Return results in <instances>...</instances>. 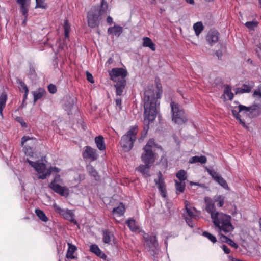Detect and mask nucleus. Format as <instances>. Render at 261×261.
Returning <instances> with one entry per match:
<instances>
[{"mask_svg":"<svg viewBox=\"0 0 261 261\" xmlns=\"http://www.w3.org/2000/svg\"><path fill=\"white\" fill-rule=\"evenodd\" d=\"M161 94L160 90L158 89L155 90L153 86L148 87L144 91V123L147 124V130L148 129L149 122L153 121L156 118L158 106H159L158 99L160 98Z\"/></svg>","mask_w":261,"mask_h":261,"instance_id":"obj_1","label":"nucleus"},{"mask_svg":"<svg viewBox=\"0 0 261 261\" xmlns=\"http://www.w3.org/2000/svg\"><path fill=\"white\" fill-rule=\"evenodd\" d=\"M205 203V210L211 214L213 222L220 231L225 233L233 230L234 227L231 223V217L222 213H219L216 211L214 200L208 197L204 198Z\"/></svg>","mask_w":261,"mask_h":261,"instance_id":"obj_2","label":"nucleus"},{"mask_svg":"<svg viewBox=\"0 0 261 261\" xmlns=\"http://www.w3.org/2000/svg\"><path fill=\"white\" fill-rule=\"evenodd\" d=\"M108 8V4L102 0L100 6L92 7L87 13V23L89 27L95 28L97 27L102 19V16L106 14Z\"/></svg>","mask_w":261,"mask_h":261,"instance_id":"obj_3","label":"nucleus"},{"mask_svg":"<svg viewBox=\"0 0 261 261\" xmlns=\"http://www.w3.org/2000/svg\"><path fill=\"white\" fill-rule=\"evenodd\" d=\"M109 73L111 80L117 82L114 85L117 95L121 96L126 85V81L125 79L127 75L126 70L122 68H115Z\"/></svg>","mask_w":261,"mask_h":261,"instance_id":"obj_4","label":"nucleus"},{"mask_svg":"<svg viewBox=\"0 0 261 261\" xmlns=\"http://www.w3.org/2000/svg\"><path fill=\"white\" fill-rule=\"evenodd\" d=\"M137 132L136 127H133L121 137L120 145L125 152H128L132 149L136 140Z\"/></svg>","mask_w":261,"mask_h":261,"instance_id":"obj_5","label":"nucleus"},{"mask_svg":"<svg viewBox=\"0 0 261 261\" xmlns=\"http://www.w3.org/2000/svg\"><path fill=\"white\" fill-rule=\"evenodd\" d=\"M258 107L257 105H253L250 107H246L242 105L238 106V111L236 110H232V113L233 115L239 121V122L242 124L243 126H245L244 121L240 118L241 115L239 113L245 114L246 116L251 117L253 115L258 113L257 109Z\"/></svg>","mask_w":261,"mask_h":261,"instance_id":"obj_6","label":"nucleus"},{"mask_svg":"<svg viewBox=\"0 0 261 261\" xmlns=\"http://www.w3.org/2000/svg\"><path fill=\"white\" fill-rule=\"evenodd\" d=\"M144 238L145 239L144 245L146 247L148 248L150 254L153 256L158 254L159 252V249L156 236H149L148 234H145Z\"/></svg>","mask_w":261,"mask_h":261,"instance_id":"obj_7","label":"nucleus"},{"mask_svg":"<svg viewBox=\"0 0 261 261\" xmlns=\"http://www.w3.org/2000/svg\"><path fill=\"white\" fill-rule=\"evenodd\" d=\"M143 152L141 155V160L144 164H149L151 165L155 160L154 153L152 149H148V147H144L143 148Z\"/></svg>","mask_w":261,"mask_h":261,"instance_id":"obj_8","label":"nucleus"},{"mask_svg":"<svg viewBox=\"0 0 261 261\" xmlns=\"http://www.w3.org/2000/svg\"><path fill=\"white\" fill-rule=\"evenodd\" d=\"M55 207H56V211L62 216L65 219L70 221L74 224H77V221L74 218V214L71 210H63L57 206Z\"/></svg>","mask_w":261,"mask_h":261,"instance_id":"obj_9","label":"nucleus"},{"mask_svg":"<svg viewBox=\"0 0 261 261\" xmlns=\"http://www.w3.org/2000/svg\"><path fill=\"white\" fill-rule=\"evenodd\" d=\"M155 185L157 186L162 196L166 197V185L164 181L162 173L159 171L158 173V178L154 179Z\"/></svg>","mask_w":261,"mask_h":261,"instance_id":"obj_10","label":"nucleus"},{"mask_svg":"<svg viewBox=\"0 0 261 261\" xmlns=\"http://www.w3.org/2000/svg\"><path fill=\"white\" fill-rule=\"evenodd\" d=\"M49 187L55 192L61 196H67L69 195V190L68 188L59 185L55 181H53L50 183Z\"/></svg>","mask_w":261,"mask_h":261,"instance_id":"obj_11","label":"nucleus"},{"mask_svg":"<svg viewBox=\"0 0 261 261\" xmlns=\"http://www.w3.org/2000/svg\"><path fill=\"white\" fill-rule=\"evenodd\" d=\"M219 32L216 30H211L207 33L206 40L208 44L212 46L218 41Z\"/></svg>","mask_w":261,"mask_h":261,"instance_id":"obj_12","label":"nucleus"},{"mask_svg":"<svg viewBox=\"0 0 261 261\" xmlns=\"http://www.w3.org/2000/svg\"><path fill=\"white\" fill-rule=\"evenodd\" d=\"M96 152V150L95 149L87 146L83 152V157L84 159H89L92 161H94L97 158V154Z\"/></svg>","mask_w":261,"mask_h":261,"instance_id":"obj_13","label":"nucleus"},{"mask_svg":"<svg viewBox=\"0 0 261 261\" xmlns=\"http://www.w3.org/2000/svg\"><path fill=\"white\" fill-rule=\"evenodd\" d=\"M172 118L174 123L179 125L185 123L187 121L184 111L172 115Z\"/></svg>","mask_w":261,"mask_h":261,"instance_id":"obj_14","label":"nucleus"},{"mask_svg":"<svg viewBox=\"0 0 261 261\" xmlns=\"http://www.w3.org/2000/svg\"><path fill=\"white\" fill-rule=\"evenodd\" d=\"M254 83L252 82H248L244 84L241 87L234 89L236 94L250 92L254 87Z\"/></svg>","mask_w":261,"mask_h":261,"instance_id":"obj_15","label":"nucleus"},{"mask_svg":"<svg viewBox=\"0 0 261 261\" xmlns=\"http://www.w3.org/2000/svg\"><path fill=\"white\" fill-rule=\"evenodd\" d=\"M20 5V11L23 16H27L29 11L31 1L30 0H15Z\"/></svg>","mask_w":261,"mask_h":261,"instance_id":"obj_16","label":"nucleus"},{"mask_svg":"<svg viewBox=\"0 0 261 261\" xmlns=\"http://www.w3.org/2000/svg\"><path fill=\"white\" fill-rule=\"evenodd\" d=\"M151 165L149 164H145L144 165H140L136 169V171L141 173L142 176L147 178L150 176L149 171L150 169Z\"/></svg>","mask_w":261,"mask_h":261,"instance_id":"obj_17","label":"nucleus"},{"mask_svg":"<svg viewBox=\"0 0 261 261\" xmlns=\"http://www.w3.org/2000/svg\"><path fill=\"white\" fill-rule=\"evenodd\" d=\"M68 249L66 253V257L68 259H73L76 258L73 255L74 252L76 250L77 248L70 243H68Z\"/></svg>","mask_w":261,"mask_h":261,"instance_id":"obj_18","label":"nucleus"},{"mask_svg":"<svg viewBox=\"0 0 261 261\" xmlns=\"http://www.w3.org/2000/svg\"><path fill=\"white\" fill-rule=\"evenodd\" d=\"M123 32V28L119 25H115L113 27H110L108 29L109 34L113 33L114 35L119 37Z\"/></svg>","mask_w":261,"mask_h":261,"instance_id":"obj_19","label":"nucleus"},{"mask_svg":"<svg viewBox=\"0 0 261 261\" xmlns=\"http://www.w3.org/2000/svg\"><path fill=\"white\" fill-rule=\"evenodd\" d=\"M143 41L142 46L143 47H148L152 51L155 50V45L152 42L150 38L145 37L143 38Z\"/></svg>","mask_w":261,"mask_h":261,"instance_id":"obj_20","label":"nucleus"},{"mask_svg":"<svg viewBox=\"0 0 261 261\" xmlns=\"http://www.w3.org/2000/svg\"><path fill=\"white\" fill-rule=\"evenodd\" d=\"M60 171V169L56 167H50L46 172H45V174H43L42 175L40 174L38 178L39 179H45L48 176H49L52 172H59Z\"/></svg>","mask_w":261,"mask_h":261,"instance_id":"obj_21","label":"nucleus"},{"mask_svg":"<svg viewBox=\"0 0 261 261\" xmlns=\"http://www.w3.org/2000/svg\"><path fill=\"white\" fill-rule=\"evenodd\" d=\"M46 94V91L43 89L40 88L36 91L33 92V94L34 96V102H36L38 99H41Z\"/></svg>","mask_w":261,"mask_h":261,"instance_id":"obj_22","label":"nucleus"},{"mask_svg":"<svg viewBox=\"0 0 261 261\" xmlns=\"http://www.w3.org/2000/svg\"><path fill=\"white\" fill-rule=\"evenodd\" d=\"M207 159L205 156H195L191 157L189 160L190 163L193 164L197 162L200 163L201 164H204L206 162Z\"/></svg>","mask_w":261,"mask_h":261,"instance_id":"obj_23","label":"nucleus"},{"mask_svg":"<svg viewBox=\"0 0 261 261\" xmlns=\"http://www.w3.org/2000/svg\"><path fill=\"white\" fill-rule=\"evenodd\" d=\"M103 140V137L100 135L98 137H96L95 138V142L96 144V146L100 150H103L106 148Z\"/></svg>","mask_w":261,"mask_h":261,"instance_id":"obj_24","label":"nucleus"},{"mask_svg":"<svg viewBox=\"0 0 261 261\" xmlns=\"http://www.w3.org/2000/svg\"><path fill=\"white\" fill-rule=\"evenodd\" d=\"M170 107L171 108V112L172 115L184 111L180 105H179L178 103L175 102L174 101H172L170 103Z\"/></svg>","mask_w":261,"mask_h":261,"instance_id":"obj_25","label":"nucleus"},{"mask_svg":"<svg viewBox=\"0 0 261 261\" xmlns=\"http://www.w3.org/2000/svg\"><path fill=\"white\" fill-rule=\"evenodd\" d=\"M125 210L124 205L122 203H120L118 206L113 208L112 212L114 215L120 216L124 214Z\"/></svg>","mask_w":261,"mask_h":261,"instance_id":"obj_26","label":"nucleus"},{"mask_svg":"<svg viewBox=\"0 0 261 261\" xmlns=\"http://www.w3.org/2000/svg\"><path fill=\"white\" fill-rule=\"evenodd\" d=\"M7 99V94L5 93H2L0 96V115L1 116L3 115V110L5 107Z\"/></svg>","mask_w":261,"mask_h":261,"instance_id":"obj_27","label":"nucleus"},{"mask_svg":"<svg viewBox=\"0 0 261 261\" xmlns=\"http://www.w3.org/2000/svg\"><path fill=\"white\" fill-rule=\"evenodd\" d=\"M87 170L88 173L92 176H93L96 180L99 179V176L98 172L92 166H88L87 167Z\"/></svg>","mask_w":261,"mask_h":261,"instance_id":"obj_28","label":"nucleus"},{"mask_svg":"<svg viewBox=\"0 0 261 261\" xmlns=\"http://www.w3.org/2000/svg\"><path fill=\"white\" fill-rule=\"evenodd\" d=\"M46 169V165L43 163H40L39 161L37 162L36 166L35 168V170L39 173L45 174L44 171Z\"/></svg>","mask_w":261,"mask_h":261,"instance_id":"obj_29","label":"nucleus"},{"mask_svg":"<svg viewBox=\"0 0 261 261\" xmlns=\"http://www.w3.org/2000/svg\"><path fill=\"white\" fill-rule=\"evenodd\" d=\"M175 182L177 194H178V192L180 193L184 192L186 187L185 182L178 181L177 180H175Z\"/></svg>","mask_w":261,"mask_h":261,"instance_id":"obj_30","label":"nucleus"},{"mask_svg":"<svg viewBox=\"0 0 261 261\" xmlns=\"http://www.w3.org/2000/svg\"><path fill=\"white\" fill-rule=\"evenodd\" d=\"M193 29L196 35L198 36L203 30L204 27L201 22H198L194 24Z\"/></svg>","mask_w":261,"mask_h":261,"instance_id":"obj_31","label":"nucleus"},{"mask_svg":"<svg viewBox=\"0 0 261 261\" xmlns=\"http://www.w3.org/2000/svg\"><path fill=\"white\" fill-rule=\"evenodd\" d=\"M35 213L38 217L42 221L44 222H47L48 221L47 217L42 210L39 209H36Z\"/></svg>","mask_w":261,"mask_h":261,"instance_id":"obj_32","label":"nucleus"},{"mask_svg":"<svg viewBox=\"0 0 261 261\" xmlns=\"http://www.w3.org/2000/svg\"><path fill=\"white\" fill-rule=\"evenodd\" d=\"M186 174L187 173L185 170H180L176 173V177L179 179L180 181L185 182L187 177Z\"/></svg>","mask_w":261,"mask_h":261,"instance_id":"obj_33","label":"nucleus"},{"mask_svg":"<svg viewBox=\"0 0 261 261\" xmlns=\"http://www.w3.org/2000/svg\"><path fill=\"white\" fill-rule=\"evenodd\" d=\"M113 234L108 230L103 231V241L105 243H109Z\"/></svg>","mask_w":261,"mask_h":261,"instance_id":"obj_34","label":"nucleus"},{"mask_svg":"<svg viewBox=\"0 0 261 261\" xmlns=\"http://www.w3.org/2000/svg\"><path fill=\"white\" fill-rule=\"evenodd\" d=\"M215 202H217V205L219 207H222L224 202V197L221 195L216 196L214 198Z\"/></svg>","mask_w":261,"mask_h":261,"instance_id":"obj_35","label":"nucleus"},{"mask_svg":"<svg viewBox=\"0 0 261 261\" xmlns=\"http://www.w3.org/2000/svg\"><path fill=\"white\" fill-rule=\"evenodd\" d=\"M64 35L65 38H68L69 37V34L70 29V25L68 23V21L67 19H65L64 20Z\"/></svg>","mask_w":261,"mask_h":261,"instance_id":"obj_36","label":"nucleus"},{"mask_svg":"<svg viewBox=\"0 0 261 261\" xmlns=\"http://www.w3.org/2000/svg\"><path fill=\"white\" fill-rule=\"evenodd\" d=\"M126 223L132 231H136L138 227L136 225V222L134 220L129 219L126 222Z\"/></svg>","mask_w":261,"mask_h":261,"instance_id":"obj_37","label":"nucleus"},{"mask_svg":"<svg viewBox=\"0 0 261 261\" xmlns=\"http://www.w3.org/2000/svg\"><path fill=\"white\" fill-rule=\"evenodd\" d=\"M224 93L228 97L229 100L232 99L234 95L233 93L231 92V87L227 85L225 88Z\"/></svg>","mask_w":261,"mask_h":261,"instance_id":"obj_38","label":"nucleus"},{"mask_svg":"<svg viewBox=\"0 0 261 261\" xmlns=\"http://www.w3.org/2000/svg\"><path fill=\"white\" fill-rule=\"evenodd\" d=\"M36 7L35 8H40L42 9H46L47 5L45 2L44 0H36Z\"/></svg>","mask_w":261,"mask_h":261,"instance_id":"obj_39","label":"nucleus"},{"mask_svg":"<svg viewBox=\"0 0 261 261\" xmlns=\"http://www.w3.org/2000/svg\"><path fill=\"white\" fill-rule=\"evenodd\" d=\"M203 236H204L205 237L207 238L213 243H216L217 242V239L216 237L214 235L211 234L209 232L204 231L203 232Z\"/></svg>","mask_w":261,"mask_h":261,"instance_id":"obj_40","label":"nucleus"},{"mask_svg":"<svg viewBox=\"0 0 261 261\" xmlns=\"http://www.w3.org/2000/svg\"><path fill=\"white\" fill-rule=\"evenodd\" d=\"M245 24L247 28L250 30H253L254 28L257 27L258 23L256 21H252L247 22Z\"/></svg>","mask_w":261,"mask_h":261,"instance_id":"obj_41","label":"nucleus"},{"mask_svg":"<svg viewBox=\"0 0 261 261\" xmlns=\"http://www.w3.org/2000/svg\"><path fill=\"white\" fill-rule=\"evenodd\" d=\"M206 170L207 172L212 176V177L215 180L217 179L220 175L214 170H211L207 167H206Z\"/></svg>","mask_w":261,"mask_h":261,"instance_id":"obj_42","label":"nucleus"},{"mask_svg":"<svg viewBox=\"0 0 261 261\" xmlns=\"http://www.w3.org/2000/svg\"><path fill=\"white\" fill-rule=\"evenodd\" d=\"M216 181L223 188H228V185L226 181L221 176H220Z\"/></svg>","mask_w":261,"mask_h":261,"instance_id":"obj_43","label":"nucleus"},{"mask_svg":"<svg viewBox=\"0 0 261 261\" xmlns=\"http://www.w3.org/2000/svg\"><path fill=\"white\" fill-rule=\"evenodd\" d=\"M17 83L19 84V88L20 89H22L24 91L29 92V89H28L27 85L21 80L17 79Z\"/></svg>","mask_w":261,"mask_h":261,"instance_id":"obj_44","label":"nucleus"},{"mask_svg":"<svg viewBox=\"0 0 261 261\" xmlns=\"http://www.w3.org/2000/svg\"><path fill=\"white\" fill-rule=\"evenodd\" d=\"M90 250L91 252L95 254L96 255L98 253V252L100 250L97 245L95 244H93L91 245Z\"/></svg>","mask_w":261,"mask_h":261,"instance_id":"obj_45","label":"nucleus"},{"mask_svg":"<svg viewBox=\"0 0 261 261\" xmlns=\"http://www.w3.org/2000/svg\"><path fill=\"white\" fill-rule=\"evenodd\" d=\"M66 98L69 101L68 103H65V105L68 108H71L74 104L75 99L70 97H67Z\"/></svg>","mask_w":261,"mask_h":261,"instance_id":"obj_46","label":"nucleus"},{"mask_svg":"<svg viewBox=\"0 0 261 261\" xmlns=\"http://www.w3.org/2000/svg\"><path fill=\"white\" fill-rule=\"evenodd\" d=\"M193 217H188L187 216H185V219L186 222V223L188 224V225L191 227H194V223L192 220Z\"/></svg>","mask_w":261,"mask_h":261,"instance_id":"obj_47","label":"nucleus"},{"mask_svg":"<svg viewBox=\"0 0 261 261\" xmlns=\"http://www.w3.org/2000/svg\"><path fill=\"white\" fill-rule=\"evenodd\" d=\"M155 145L154 140L153 139H150L146 145L144 147H148V149H152L153 146Z\"/></svg>","mask_w":261,"mask_h":261,"instance_id":"obj_48","label":"nucleus"},{"mask_svg":"<svg viewBox=\"0 0 261 261\" xmlns=\"http://www.w3.org/2000/svg\"><path fill=\"white\" fill-rule=\"evenodd\" d=\"M48 89L51 93H55L57 91L56 86L52 84H50L48 86Z\"/></svg>","mask_w":261,"mask_h":261,"instance_id":"obj_49","label":"nucleus"},{"mask_svg":"<svg viewBox=\"0 0 261 261\" xmlns=\"http://www.w3.org/2000/svg\"><path fill=\"white\" fill-rule=\"evenodd\" d=\"M86 73L87 80L91 83H93L94 82V81L92 75L91 73H90L88 71H86Z\"/></svg>","mask_w":261,"mask_h":261,"instance_id":"obj_50","label":"nucleus"},{"mask_svg":"<svg viewBox=\"0 0 261 261\" xmlns=\"http://www.w3.org/2000/svg\"><path fill=\"white\" fill-rule=\"evenodd\" d=\"M186 211L188 214V217H193L194 218H196V215H195L194 213L187 207H186Z\"/></svg>","mask_w":261,"mask_h":261,"instance_id":"obj_51","label":"nucleus"},{"mask_svg":"<svg viewBox=\"0 0 261 261\" xmlns=\"http://www.w3.org/2000/svg\"><path fill=\"white\" fill-rule=\"evenodd\" d=\"M253 95L261 97V84L258 86L257 89L254 91Z\"/></svg>","mask_w":261,"mask_h":261,"instance_id":"obj_52","label":"nucleus"},{"mask_svg":"<svg viewBox=\"0 0 261 261\" xmlns=\"http://www.w3.org/2000/svg\"><path fill=\"white\" fill-rule=\"evenodd\" d=\"M33 139V138H31L29 136H23L21 139V144L23 146L25 142H26L28 140Z\"/></svg>","mask_w":261,"mask_h":261,"instance_id":"obj_53","label":"nucleus"},{"mask_svg":"<svg viewBox=\"0 0 261 261\" xmlns=\"http://www.w3.org/2000/svg\"><path fill=\"white\" fill-rule=\"evenodd\" d=\"M227 244L235 248H237L238 247V244L230 239L228 240Z\"/></svg>","mask_w":261,"mask_h":261,"instance_id":"obj_54","label":"nucleus"},{"mask_svg":"<svg viewBox=\"0 0 261 261\" xmlns=\"http://www.w3.org/2000/svg\"><path fill=\"white\" fill-rule=\"evenodd\" d=\"M230 239L229 238H228L227 237L223 235V234H221V236H220V240L222 242H225V243H228V240H229Z\"/></svg>","mask_w":261,"mask_h":261,"instance_id":"obj_55","label":"nucleus"},{"mask_svg":"<svg viewBox=\"0 0 261 261\" xmlns=\"http://www.w3.org/2000/svg\"><path fill=\"white\" fill-rule=\"evenodd\" d=\"M96 255L103 259H105L107 257V255L103 252H102L101 250L98 252Z\"/></svg>","mask_w":261,"mask_h":261,"instance_id":"obj_56","label":"nucleus"},{"mask_svg":"<svg viewBox=\"0 0 261 261\" xmlns=\"http://www.w3.org/2000/svg\"><path fill=\"white\" fill-rule=\"evenodd\" d=\"M255 50L257 56L259 57H261V44L257 46V47L255 49Z\"/></svg>","mask_w":261,"mask_h":261,"instance_id":"obj_57","label":"nucleus"},{"mask_svg":"<svg viewBox=\"0 0 261 261\" xmlns=\"http://www.w3.org/2000/svg\"><path fill=\"white\" fill-rule=\"evenodd\" d=\"M222 248L224 252L226 254H228L230 253V249L225 245H223L222 246Z\"/></svg>","mask_w":261,"mask_h":261,"instance_id":"obj_58","label":"nucleus"},{"mask_svg":"<svg viewBox=\"0 0 261 261\" xmlns=\"http://www.w3.org/2000/svg\"><path fill=\"white\" fill-rule=\"evenodd\" d=\"M17 120L20 122L21 124V125L23 126V127H25L26 126V123L24 122V121H23V120L22 119V118H21V117H17Z\"/></svg>","mask_w":261,"mask_h":261,"instance_id":"obj_59","label":"nucleus"},{"mask_svg":"<svg viewBox=\"0 0 261 261\" xmlns=\"http://www.w3.org/2000/svg\"><path fill=\"white\" fill-rule=\"evenodd\" d=\"M116 106L119 107V109H121V99L120 98H118L116 99Z\"/></svg>","mask_w":261,"mask_h":261,"instance_id":"obj_60","label":"nucleus"},{"mask_svg":"<svg viewBox=\"0 0 261 261\" xmlns=\"http://www.w3.org/2000/svg\"><path fill=\"white\" fill-rule=\"evenodd\" d=\"M27 162L32 167H33L34 169L35 168V167L36 166V164H37V162H32L28 159L27 160Z\"/></svg>","mask_w":261,"mask_h":261,"instance_id":"obj_61","label":"nucleus"},{"mask_svg":"<svg viewBox=\"0 0 261 261\" xmlns=\"http://www.w3.org/2000/svg\"><path fill=\"white\" fill-rule=\"evenodd\" d=\"M27 162L32 167H33L34 169L35 168V167L36 166V164H37V162H32L28 159L27 160Z\"/></svg>","mask_w":261,"mask_h":261,"instance_id":"obj_62","label":"nucleus"},{"mask_svg":"<svg viewBox=\"0 0 261 261\" xmlns=\"http://www.w3.org/2000/svg\"><path fill=\"white\" fill-rule=\"evenodd\" d=\"M216 55L218 59H220L222 56V53L220 50H218L216 51Z\"/></svg>","mask_w":261,"mask_h":261,"instance_id":"obj_63","label":"nucleus"},{"mask_svg":"<svg viewBox=\"0 0 261 261\" xmlns=\"http://www.w3.org/2000/svg\"><path fill=\"white\" fill-rule=\"evenodd\" d=\"M107 21L109 24H112L113 22L112 18L110 16H108L107 19Z\"/></svg>","mask_w":261,"mask_h":261,"instance_id":"obj_64","label":"nucleus"}]
</instances>
